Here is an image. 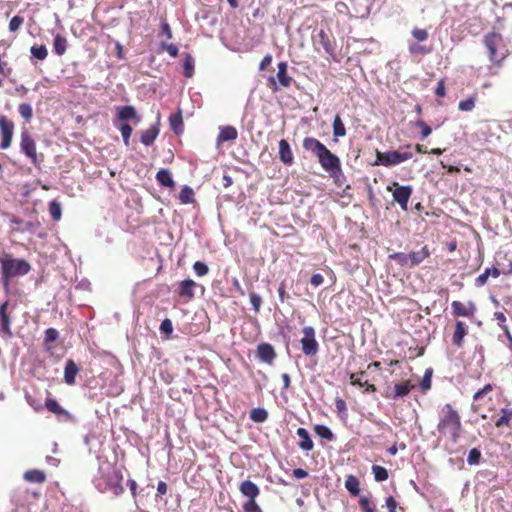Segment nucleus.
I'll return each mask as SVG.
<instances>
[{
    "instance_id": "33",
    "label": "nucleus",
    "mask_w": 512,
    "mask_h": 512,
    "mask_svg": "<svg viewBox=\"0 0 512 512\" xmlns=\"http://www.w3.org/2000/svg\"><path fill=\"white\" fill-rule=\"evenodd\" d=\"M345 488L353 496H357L360 493V482L357 477L349 475L345 481Z\"/></svg>"
},
{
    "instance_id": "46",
    "label": "nucleus",
    "mask_w": 512,
    "mask_h": 512,
    "mask_svg": "<svg viewBox=\"0 0 512 512\" xmlns=\"http://www.w3.org/2000/svg\"><path fill=\"white\" fill-rule=\"evenodd\" d=\"M49 213L53 220L59 221L62 215L61 204L57 200H52L49 203Z\"/></svg>"
},
{
    "instance_id": "1",
    "label": "nucleus",
    "mask_w": 512,
    "mask_h": 512,
    "mask_svg": "<svg viewBox=\"0 0 512 512\" xmlns=\"http://www.w3.org/2000/svg\"><path fill=\"white\" fill-rule=\"evenodd\" d=\"M463 430L459 412L449 403L441 409L437 431L442 436H448L452 443H457Z\"/></svg>"
},
{
    "instance_id": "43",
    "label": "nucleus",
    "mask_w": 512,
    "mask_h": 512,
    "mask_svg": "<svg viewBox=\"0 0 512 512\" xmlns=\"http://www.w3.org/2000/svg\"><path fill=\"white\" fill-rule=\"evenodd\" d=\"M432 375H433V370L431 368H429L425 371V373L422 377V380L420 382V388L423 393H426L428 390L431 389Z\"/></svg>"
},
{
    "instance_id": "21",
    "label": "nucleus",
    "mask_w": 512,
    "mask_h": 512,
    "mask_svg": "<svg viewBox=\"0 0 512 512\" xmlns=\"http://www.w3.org/2000/svg\"><path fill=\"white\" fill-rule=\"evenodd\" d=\"M468 334V327L462 321L455 323L454 333L452 335V343L457 347L461 348L464 343V337Z\"/></svg>"
},
{
    "instance_id": "58",
    "label": "nucleus",
    "mask_w": 512,
    "mask_h": 512,
    "mask_svg": "<svg viewBox=\"0 0 512 512\" xmlns=\"http://www.w3.org/2000/svg\"><path fill=\"white\" fill-rule=\"evenodd\" d=\"M412 36L418 41L423 42L426 41L429 37V33L426 29L422 28H414L412 30Z\"/></svg>"
},
{
    "instance_id": "22",
    "label": "nucleus",
    "mask_w": 512,
    "mask_h": 512,
    "mask_svg": "<svg viewBox=\"0 0 512 512\" xmlns=\"http://www.w3.org/2000/svg\"><path fill=\"white\" fill-rule=\"evenodd\" d=\"M297 436L300 438L298 446L301 450L309 452L313 450L314 443L310 437L309 432L305 428H298L296 431Z\"/></svg>"
},
{
    "instance_id": "48",
    "label": "nucleus",
    "mask_w": 512,
    "mask_h": 512,
    "mask_svg": "<svg viewBox=\"0 0 512 512\" xmlns=\"http://www.w3.org/2000/svg\"><path fill=\"white\" fill-rule=\"evenodd\" d=\"M314 431L319 437L326 439L328 441H331L334 438V435L330 428H328L325 425H316L314 427Z\"/></svg>"
},
{
    "instance_id": "18",
    "label": "nucleus",
    "mask_w": 512,
    "mask_h": 512,
    "mask_svg": "<svg viewBox=\"0 0 512 512\" xmlns=\"http://www.w3.org/2000/svg\"><path fill=\"white\" fill-rule=\"evenodd\" d=\"M117 111V119L120 121H134V124H138L141 120L133 106H121L117 108Z\"/></svg>"
},
{
    "instance_id": "7",
    "label": "nucleus",
    "mask_w": 512,
    "mask_h": 512,
    "mask_svg": "<svg viewBox=\"0 0 512 512\" xmlns=\"http://www.w3.org/2000/svg\"><path fill=\"white\" fill-rule=\"evenodd\" d=\"M303 337L300 340L302 352L307 356H314L318 353L319 344L315 337V330L311 326L303 328Z\"/></svg>"
},
{
    "instance_id": "51",
    "label": "nucleus",
    "mask_w": 512,
    "mask_h": 512,
    "mask_svg": "<svg viewBox=\"0 0 512 512\" xmlns=\"http://www.w3.org/2000/svg\"><path fill=\"white\" fill-rule=\"evenodd\" d=\"M119 130H120L124 144L126 146H128L130 143V137H131L132 131H133L131 125H129L128 123H122L119 126Z\"/></svg>"
},
{
    "instance_id": "38",
    "label": "nucleus",
    "mask_w": 512,
    "mask_h": 512,
    "mask_svg": "<svg viewBox=\"0 0 512 512\" xmlns=\"http://www.w3.org/2000/svg\"><path fill=\"white\" fill-rule=\"evenodd\" d=\"M350 379H351V384L353 386L366 387L367 392L374 393L377 390L376 386L374 384H370V383H368V381L363 382L362 379L360 377H357L356 374H351Z\"/></svg>"
},
{
    "instance_id": "44",
    "label": "nucleus",
    "mask_w": 512,
    "mask_h": 512,
    "mask_svg": "<svg viewBox=\"0 0 512 512\" xmlns=\"http://www.w3.org/2000/svg\"><path fill=\"white\" fill-rule=\"evenodd\" d=\"M408 49L412 55H426L432 52L431 47L420 45L419 43H411Z\"/></svg>"
},
{
    "instance_id": "2",
    "label": "nucleus",
    "mask_w": 512,
    "mask_h": 512,
    "mask_svg": "<svg viewBox=\"0 0 512 512\" xmlns=\"http://www.w3.org/2000/svg\"><path fill=\"white\" fill-rule=\"evenodd\" d=\"M0 264L1 282L5 290H9L11 279L24 276L31 270V265L28 261L14 258L7 253L0 256Z\"/></svg>"
},
{
    "instance_id": "29",
    "label": "nucleus",
    "mask_w": 512,
    "mask_h": 512,
    "mask_svg": "<svg viewBox=\"0 0 512 512\" xmlns=\"http://www.w3.org/2000/svg\"><path fill=\"white\" fill-rule=\"evenodd\" d=\"M156 180L160 186L167 187L170 189L175 188V182L172 175L167 169H160L156 174Z\"/></svg>"
},
{
    "instance_id": "23",
    "label": "nucleus",
    "mask_w": 512,
    "mask_h": 512,
    "mask_svg": "<svg viewBox=\"0 0 512 512\" xmlns=\"http://www.w3.org/2000/svg\"><path fill=\"white\" fill-rule=\"evenodd\" d=\"M169 126L176 135H181L184 131V123L181 109L169 116Z\"/></svg>"
},
{
    "instance_id": "40",
    "label": "nucleus",
    "mask_w": 512,
    "mask_h": 512,
    "mask_svg": "<svg viewBox=\"0 0 512 512\" xmlns=\"http://www.w3.org/2000/svg\"><path fill=\"white\" fill-rule=\"evenodd\" d=\"M18 112L20 116L25 120L26 123H30L33 117L32 106L28 103H21L18 106Z\"/></svg>"
},
{
    "instance_id": "56",
    "label": "nucleus",
    "mask_w": 512,
    "mask_h": 512,
    "mask_svg": "<svg viewBox=\"0 0 512 512\" xmlns=\"http://www.w3.org/2000/svg\"><path fill=\"white\" fill-rule=\"evenodd\" d=\"M159 329L162 334H165L169 338L173 332L172 321L169 318L164 319L161 322Z\"/></svg>"
},
{
    "instance_id": "17",
    "label": "nucleus",
    "mask_w": 512,
    "mask_h": 512,
    "mask_svg": "<svg viewBox=\"0 0 512 512\" xmlns=\"http://www.w3.org/2000/svg\"><path fill=\"white\" fill-rule=\"evenodd\" d=\"M257 357L265 363L271 364L276 358L274 347L269 343H261L257 346Z\"/></svg>"
},
{
    "instance_id": "3",
    "label": "nucleus",
    "mask_w": 512,
    "mask_h": 512,
    "mask_svg": "<svg viewBox=\"0 0 512 512\" xmlns=\"http://www.w3.org/2000/svg\"><path fill=\"white\" fill-rule=\"evenodd\" d=\"M277 75L269 76L267 78V87L272 92H277L280 88H288L293 83V78L288 74V64L287 62H279L277 65Z\"/></svg>"
},
{
    "instance_id": "62",
    "label": "nucleus",
    "mask_w": 512,
    "mask_h": 512,
    "mask_svg": "<svg viewBox=\"0 0 512 512\" xmlns=\"http://www.w3.org/2000/svg\"><path fill=\"white\" fill-rule=\"evenodd\" d=\"M59 333L55 328H48L45 331V337L44 340L46 343L54 342L58 339Z\"/></svg>"
},
{
    "instance_id": "13",
    "label": "nucleus",
    "mask_w": 512,
    "mask_h": 512,
    "mask_svg": "<svg viewBox=\"0 0 512 512\" xmlns=\"http://www.w3.org/2000/svg\"><path fill=\"white\" fill-rule=\"evenodd\" d=\"M9 303L6 301L0 305V335L5 338H11L13 333L11 331V318L7 312Z\"/></svg>"
},
{
    "instance_id": "9",
    "label": "nucleus",
    "mask_w": 512,
    "mask_h": 512,
    "mask_svg": "<svg viewBox=\"0 0 512 512\" xmlns=\"http://www.w3.org/2000/svg\"><path fill=\"white\" fill-rule=\"evenodd\" d=\"M0 133V148L5 150L9 148L12 143V138L14 134V123L4 115L0 116Z\"/></svg>"
},
{
    "instance_id": "47",
    "label": "nucleus",
    "mask_w": 512,
    "mask_h": 512,
    "mask_svg": "<svg viewBox=\"0 0 512 512\" xmlns=\"http://www.w3.org/2000/svg\"><path fill=\"white\" fill-rule=\"evenodd\" d=\"M183 74L187 78H191L194 74V59L187 55L183 61Z\"/></svg>"
},
{
    "instance_id": "57",
    "label": "nucleus",
    "mask_w": 512,
    "mask_h": 512,
    "mask_svg": "<svg viewBox=\"0 0 512 512\" xmlns=\"http://www.w3.org/2000/svg\"><path fill=\"white\" fill-rule=\"evenodd\" d=\"M24 23V18L22 16L16 15L9 22V31L16 32L20 29V27Z\"/></svg>"
},
{
    "instance_id": "50",
    "label": "nucleus",
    "mask_w": 512,
    "mask_h": 512,
    "mask_svg": "<svg viewBox=\"0 0 512 512\" xmlns=\"http://www.w3.org/2000/svg\"><path fill=\"white\" fill-rule=\"evenodd\" d=\"M335 407H336V412L341 419H346L348 417L347 405H346V402L342 398L337 397L335 399Z\"/></svg>"
},
{
    "instance_id": "55",
    "label": "nucleus",
    "mask_w": 512,
    "mask_h": 512,
    "mask_svg": "<svg viewBox=\"0 0 512 512\" xmlns=\"http://www.w3.org/2000/svg\"><path fill=\"white\" fill-rule=\"evenodd\" d=\"M193 270H194L195 274L199 277L205 276L209 272L208 266L204 262H201V261H196L193 264Z\"/></svg>"
},
{
    "instance_id": "19",
    "label": "nucleus",
    "mask_w": 512,
    "mask_h": 512,
    "mask_svg": "<svg viewBox=\"0 0 512 512\" xmlns=\"http://www.w3.org/2000/svg\"><path fill=\"white\" fill-rule=\"evenodd\" d=\"M279 159L287 166H291L294 162V155L290 144L285 139L279 141Z\"/></svg>"
},
{
    "instance_id": "53",
    "label": "nucleus",
    "mask_w": 512,
    "mask_h": 512,
    "mask_svg": "<svg viewBox=\"0 0 512 512\" xmlns=\"http://www.w3.org/2000/svg\"><path fill=\"white\" fill-rule=\"evenodd\" d=\"M359 505L364 512H376L375 505L366 496H362L359 499Z\"/></svg>"
},
{
    "instance_id": "59",
    "label": "nucleus",
    "mask_w": 512,
    "mask_h": 512,
    "mask_svg": "<svg viewBox=\"0 0 512 512\" xmlns=\"http://www.w3.org/2000/svg\"><path fill=\"white\" fill-rule=\"evenodd\" d=\"M160 35H164L167 40L173 38L172 29L165 19H163L160 24Z\"/></svg>"
},
{
    "instance_id": "60",
    "label": "nucleus",
    "mask_w": 512,
    "mask_h": 512,
    "mask_svg": "<svg viewBox=\"0 0 512 512\" xmlns=\"http://www.w3.org/2000/svg\"><path fill=\"white\" fill-rule=\"evenodd\" d=\"M161 49L166 51L171 57H177L179 49L175 44L161 43Z\"/></svg>"
},
{
    "instance_id": "42",
    "label": "nucleus",
    "mask_w": 512,
    "mask_h": 512,
    "mask_svg": "<svg viewBox=\"0 0 512 512\" xmlns=\"http://www.w3.org/2000/svg\"><path fill=\"white\" fill-rule=\"evenodd\" d=\"M372 472L374 475V479L377 482H383L386 481L389 477L388 471L386 468L380 466V465H373L372 466Z\"/></svg>"
},
{
    "instance_id": "20",
    "label": "nucleus",
    "mask_w": 512,
    "mask_h": 512,
    "mask_svg": "<svg viewBox=\"0 0 512 512\" xmlns=\"http://www.w3.org/2000/svg\"><path fill=\"white\" fill-rule=\"evenodd\" d=\"M302 146L306 151L312 152L318 157L327 147L314 137H305Z\"/></svg>"
},
{
    "instance_id": "4",
    "label": "nucleus",
    "mask_w": 512,
    "mask_h": 512,
    "mask_svg": "<svg viewBox=\"0 0 512 512\" xmlns=\"http://www.w3.org/2000/svg\"><path fill=\"white\" fill-rule=\"evenodd\" d=\"M413 157V153L411 151H387V152H379L376 153V164H381L386 167L395 166L402 162H405Z\"/></svg>"
},
{
    "instance_id": "41",
    "label": "nucleus",
    "mask_w": 512,
    "mask_h": 512,
    "mask_svg": "<svg viewBox=\"0 0 512 512\" xmlns=\"http://www.w3.org/2000/svg\"><path fill=\"white\" fill-rule=\"evenodd\" d=\"M389 259L395 261L400 266H409L410 267V258L409 254L403 252H396L389 255Z\"/></svg>"
},
{
    "instance_id": "64",
    "label": "nucleus",
    "mask_w": 512,
    "mask_h": 512,
    "mask_svg": "<svg viewBox=\"0 0 512 512\" xmlns=\"http://www.w3.org/2000/svg\"><path fill=\"white\" fill-rule=\"evenodd\" d=\"M490 276V268H486L484 270V272L482 274H480L476 279H475V285L477 287H482L486 284L488 278Z\"/></svg>"
},
{
    "instance_id": "14",
    "label": "nucleus",
    "mask_w": 512,
    "mask_h": 512,
    "mask_svg": "<svg viewBox=\"0 0 512 512\" xmlns=\"http://www.w3.org/2000/svg\"><path fill=\"white\" fill-rule=\"evenodd\" d=\"M315 44L320 45L326 54L331 56L335 54V40L325 30L321 29L318 32Z\"/></svg>"
},
{
    "instance_id": "49",
    "label": "nucleus",
    "mask_w": 512,
    "mask_h": 512,
    "mask_svg": "<svg viewBox=\"0 0 512 512\" xmlns=\"http://www.w3.org/2000/svg\"><path fill=\"white\" fill-rule=\"evenodd\" d=\"M476 100H477L476 96H471L465 100H462L458 104V109L460 111H465V112L472 111L475 108Z\"/></svg>"
},
{
    "instance_id": "54",
    "label": "nucleus",
    "mask_w": 512,
    "mask_h": 512,
    "mask_svg": "<svg viewBox=\"0 0 512 512\" xmlns=\"http://www.w3.org/2000/svg\"><path fill=\"white\" fill-rule=\"evenodd\" d=\"M415 126L420 128V133H421V138L422 139L427 138L432 133L431 127L426 122H424L421 119L417 120L415 122Z\"/></svg>"
},
{
    "instance_id": "6",
    "label": "nucleus",
    "mask_w": 512,
    "mask_h": 512,
    "mask_svg": "<svg viewBox=\"0 0 512 512\" xmlns=\"http://www.w3.org/2000/svg\"><path fill=\"white\" fill-rule=\"evenodd\" d=\"M320 166L331 176L341 172V162L337 155L326 148L318 157Z\"/></svg>"
},
{
    "instance_id": "27",
    "label": "nucleus",
    "mask_w": 512,
    "mask_h": 512,
    "mask_svg": "<svg viewBox=\"0 0 512 512\" xmlns=\"http://www.w3.org/2000/svg\"><path fill=\"white\" fill-rule=\"evenodd\" d=\"M78 372H79V368H78L77 364L73 360L69 359L66 362L65 369H64L65 383L68 385L75 384V378H76V375L78 374Z\"/></svg>"
},
{
    "instance_id": "37",
    "label": "nucleus",
    "mask_w": 512,
    "mask_h": 512,
    "mask_svg": "<svg viewBox=\"0 0 512 512\" xmlns=\"http://www.w3.org/2000/svg\"><path fill=\"white\" fill-rule=\"evenodd\" d=\"M45 407L48 411L56 414V415H62V414H68L66 410H64L59 403L53 399V398H47L45 401Z\"/></svg>"
},
{
    "instance_id": "34",
    "label": "nucleus",
    "mask_w": 512,
    "mask_h": 512,
    "mask_svg": "<svg viewBox=\"0 0 512 512\" xmlns=\"http://www.w3.org/2000/svg\"><path fill=\"white\" fill-rule=\"evenodd\" d=\"M346 135V128L339 114L333 120V136L337 139Z\"/></svg>"
},
{
    "instance_id": "15",
    "label": "nucleus",
    "mask_w": 512,
    "mask_h": 512,
    "mask_svg": "<svg viewBox=\"0 0 512 512\" xmlns=\"http://www.w3.org/2000/svg\"><path fill=\"white\" fill-rule=\"evenodd\" d=\"M452 314L455 317H473L475 314V305L469 302L467 305L460 301H453L451 303Z\"/></svg>"
},
{
    "instance_id": "61",
    "label": "nucleus",
    "mask_w": 512,
    "mask_h": 512,
    "mask_svg": "<svg viewBox=\"0 0 512 512\" xmlns=\"http://www.w3.org/2000/svg\"><path fill=\"white\" fill-rule=\"evenodd\" d=\"M243 509L245 512H262L255 499H249L246 503H244Z\"/></svg>"
},
{
    "instance_id": "52",
    "label": "nucleus",
    "mask_w": 512,
    "mask_h": 512,
    "mask_svg": "<svg viewBox=\"0 0 512 512\" xmlns=\"http://www.w3.org/2000/svg\"><path fill=\"white\" fill-rule=\"evenodd\" d=\"M481 458V451L478 448H472L468 453L467 462L469 465H478Z\"/></svg>"
},
{
    "instance_id": "31",
    "label": "nucleus",
    "mask_w": 512,
    "mask_h": 512,
    "mask_svg": "<svg viewBox=\"0 0 512 512\" xmlns=\"http://www.w3.org/2000/svg\"><path fill=\"white\" fill-rule=\"evenodd\" d=\"M24 479L31 483H44L46 481V474L42 470L32 469L24 473Z\"/></svg>"
},
{
    "instance_id": "24",
    "label": "nucleus",
    "mask_w": 512,
    "mask_h": 512,
    "mask_svg": "<svg viewBox=\"0 0 512 512\" xmlns=\"http://www.w3.org/2000/svg\"><path fill=\"white\" fill-rule=\"evenodd\" d=\"M414 385L411 383V381L407 380L402 383H398L394 385V391L393 394L389 395L387 394L386 397L391 399H397L399 397H404L410 393L412 389H414Z\"/></svg>"
},
{
    "instance_id": "11",
    "label": "nucleus",
    "mask_w": 512,
    "mask_h": 512,
    "mask_svg": "<svg viewBox=\"0 0 512 512\" xmlns=\"http://www.w3.org/2000/svg\"><path fill=\"white\" fill-rule=\"evenodd\" d=\"M20 147L22 152L35 164L37 162L36 143L28 132H22Z\"/></svg>"
},
{
    "instance_id": "5",
    "label": "nucleus",
    "mask_w": 512,
    "mask_h": 512,
    "mask_svg": "<svg viewBox=\"0 0 512 512\" xmlns=\"http://www.w3.org/2000/svg\"><path fill=\"white\" fill-rule=\"evenodd\" d=\"M387 191L392 192L393 200L403 211L408 210V202L413 193V188L410 185H400L394 181L391 186H387Z\"/></svg>"
},
{
    "instance_id": "26",
    "label": "nucleus",
    "mask_w": 512,
    "mask_h": 512,
    "mask_svg": "<svg viewBox=\"0 0 512 512\" xmlns=\"http://www.w3.org/2000/svg\"><path fill=\"white\" fill-rule=\"evenodd\" d=\"M430 255L431 253L427 245L423 246L419 251L409 253L410 267L418 266L425 259L429 258Z\"/></svg>"
},
{
    "instance_id": "36",
    "label": "nucleus",
    "mask_w": 512,
    "mask_h": 512,
    "mask_svg": "<svg viewBox=\"0 0 512 512\" xmlns=\"http://www.w3.org/2000/svg\"><path fill=\"white\" fill-rule=\"evenodd\" d=\"M250 419L256 423H263L268 419V412L264 408H254L250 412Z\"/></svg>"
},
{
    "instance_id": "10",
    "label": "nucleus",
    "mask_w": 512,
    "mask_h": 512,
    "mask_svg": "<svg viewBox=\"0 0 512 512\" xmlns=\"http://www.w3.org/2000/svg\"><path fill=\"white\" fill-rule=\"evenodd\" d=\"M198 287V284L192 279H185L179 282L178 287L176 289V294L179 299L184 302H190L195 297V289Z\"/></svg>"
},
{
    "instance_id": "63",
    "label": "nucleus",
    "mask_w": 512,
    "mask_h": 512,
    "mask_svg": "<svg viewBox=\"0 0 512 512\" xmlns=\"http://www.w3.org/2000/svg\"><path fill=\"white\" fill-rule=\"evenodd\" d=\"M249 297H250V302L253 306L255 313H258L260 311V307H261V303H262L261 297L254 292L250 293Z\"/></svg>"
},
{
    "instance_id": "39",
    "label": "nucleus",
    "mask_w": 512,
    "mask_h": 512,
    "mask_svg": "<svg viewBox=\"0 0 512 512\" xmlns=\"http://www.w3.org/2000/svg\"><path fill=\"white\" fill-rule=\"evenodd\" d=\"M31 55L37 60L43 61L48 56V50L45 45H33L30 48Z\"/></svg>"
},
{
    "instance_id": "35",
    "label": "nucleus",
    "mask_w": 512,
    "mask_h": 512,
    "mask_svg": "<svg viewBox=\"0 0 512 512\" xmlns=\"http://www.w3.org/2000/svg\"><path fill=\"white\" fill-rule=\"evenodd\" d=\"M501 417H499L495 422V426L500 428L503 426H508L512 419V409L510 408H502L501 409Z\"/></svg>"
},
{
    "instance_id": "25",
    "label": "nucleus",
    "mask_w": 512,
    "mask_h": 512,
    "mask_svg": "<svg viewBox=\"0 0 512 512\" xmlns=\"http://www.w3.org/2000/svg\"><path fill=\"white\" fill-rule=\"evenodd\" d=\"M240 492L249 499H256L260 494L259 487L250 480H245L240 484Z\"/></svg>"
},
{
    "instance_id": "8",
    "label": "nucleus",
    "mask_w": 512,
    "mask_h": 512,
    "mask_svg": "<svg viewBox=\"0 0 512 512\" xmlns=\"http://www.w3.org/2000/svg\"><path fill=\"white\" fill-rule=\"evenodd\" d=\"M485 46L489 51L491 61L499 63L503 58V53H498V47L502 43V36L499 33L492 32L485 36Z\"/></svg>"
},
{
    "instance_id": "45",
    "label": "nucleus",
    "mask_w": 512,
    "mask_h": 512,
    "mask_svg": "<svg viewBox=\"0 0 512 512\" xmlns=\"http://www.w3.org/2000/svg\"><path fill=\"white\" fill-rule=\"evenodd\" d=\"M179 199L182 204H189L194 201V192L189 186H185L181 189Z\"/></svg>"
},
{
    "instance_id": "28",
    "label": "nucleus",
    "mask_w": 512,
    "mask_h": 512,
    "mask_svg": "<svg viewBox=\"0 0 512 512\" xmlns=\"http://www.w3.org/2000/svg\"><path fill=\"white\" fill-rule=\"evenodd\" d=\"M238 137L237 129L233 126H224L221 128L220 133L217 137V142L223 143L227 141H233Z\"/></svg>"
},
{
    "instance_id": "32",
    "label": "nucleus",
    "mask_w": 512,
    "mask_h": 512,
    "mask_svg": "<svg viewBox=\"0 0 512 512\" xmlns=\"http://www.w3.org/2000/svg\"><path fill=\"white\" fill-rule=\"evenodd\" d=\"M68 47V41L66 37L61 34H57L53 40V49L55 54L62 56L66 53Z\"/></svg>"
},
{
    "instance_id": "30",
    "label": "nucleus",
    "mask_w": 512,
    "mask_h": 512,
    "mask_svg": "<svg viewBox=\"0 0 512 512\" xmlns=\"http://www.w3.org/2000/svg\"><path fill=\"white\" fill-rule=\"evenodd\" d=\"M158 134H159V127L156 124V125H153L150 128H148L147 130L143 131L141 134L140 140H141L142 144H144L145 146H151L154 143V141L156 140Z\"/></svg>"
},
{
    "instance_id": "12",
    "label": "nucleus",
    "mask_w": 512,
    "mask_h": 512,
    "mask_svg": "<svg viewBox=\"0 0 512 512\" xmlns=\"http://www.w3.org/2000/svg\"><path fill=\"white\" fill-rule=\"evenodd\" d=\"M123 474L122 471L118 468H114L112 472L108 475L107 478V486L112 491L115 496H119L124 492V487L122 485Z\"/></svg>"
},
{
    "instance_id": "16",
    "label": "nucleus",
    "mask_w": 512,
    "mask_h": 512,
    "mask_svg": "<svg viewBox=\"0 0 512 512\" xmlns=\"http://www.w3.org/2000/svg\"><path fill=\"white\" fill-rule=\"evenodd\" d=\"M493 390V386L491 384H486L482 389L478 390L473 395V403L472 410L475 413H480L483 406L486 404L484 399L485 396L488 395Z\"/></svg>"
}]
</instances>
